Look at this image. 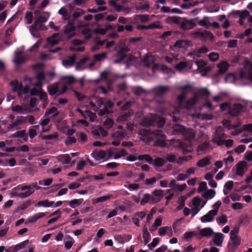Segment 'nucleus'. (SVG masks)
Returning a JSON list of instances; mask_svg holds the SVG:
<instances>
[{
	"label": "nucleus",
	"instance_id": "nucleus-1",
	"mask_svg": "<svg viewBox=\"0 0 252 252\" xmlns=\"http://www.w3.org/2000/svg\"><path fill=\"white\" fill-rule=\"evenodd\" d=\"M90 104L93 109L100 115L109 113L110 109L113 107V103L104 99H98L95 96H92L90 101Z\"/></svg>",
	"mask_w": 252,
	"mask_h": 252
},
{
	"label": "nucleus",
	"instance_id": "nucleus-2",
	"mask_svg": "<svg viewBox=\"0 0 252 252\" xmlns=\"http://www.w3.org/2000/svg\"><path fill=\"white\" fill-rule=\"evenodd\" d=\"M239 229L235 227L230 232V242L228 244L229 251L236 250L241 244V238L238 235Z\"/></svg>",
	"mask_w": 252,
	"mask_h": 252
},
{
	"label": "nucleus",
	"instance_id": "nucleus-3",
	"mask_svg": "<svg viewBox=\"0 0 252 252\" xmlns=\"http://www.w3.org/2000/svg\"><path fill=\"white\" fill-rule=\"evenodd\" d=\"M221 204L220 201H218L214 203L212 206L213 209L209 211L206 214L200 218V220L202 222H209L212 221L218 214L219 208Z\"/></svg>",
	"mask_w": 252,
	"mask_h": 252
},
{
	"label": "nucleus",
	"instance_id": "nucleus-4",
	"mask_svg": "<svg viewBox=\"0 0 252 252\" xmlns=\"http://www.w3.org/2000/svg\"><path fill=\"white\" fill-rule=\"evenodd\" d=\"M206 201H203L198 196L194 197L189 206L191 208V214L196 215L199 211L205 205Z\"/></svg>",
	"mask_w": 252,
	"mask_h": 252
},
{
	"label": "nucleus",
	"instance_id": "nucleus-5",
	"mask_svg": "<svg viewBox=\"0 0 252 252\" xmlns=\"http://www.w3.org/2000/svg\"><path fill=\"white\" fill-rule=\"evenodd\" d=\"M155 123H157L158 127H162L165 123V121L162 118L158 117L156 115L150 114L142 120L141 124L143 126H149L153 125Z\"/></svg>",
	"mask_w": 252,
	"mask_h": 252
},
{
	"label": "nucleus",
	"instance_id": "nucleus-6",
	"mask_svg": "<svg viewBox=\"0 0 252 252\" xmlns=\"http://www.w3.org/2000/svg\"><path fill=\"white\" fill-rule=\"evenodd\" d=\"M36 78L38 80V82L34 85V86L37 88L36 89H33L31 91V94L32 95H37L40 94L41 99H43L44 101L46 100V94L45 93H41V86H42V81L44 79V74L43 72H40L36 75Z\"/></svg>",
	"mask_w": 252,
	"mask_h": 252
},
{
	"label": "nucleus",
	"instance_id": "nucleus-7",
	"mask_svg": "<svg viewBox=\"0 0 252 252\" xmlns=\"http://www.w3.org/2000/svg\"><path fill=\"white\" fill-rule=\"evenodd\" d=\"M210 95V93L208 89L206 88L200 89L198 90V93L195 94L191 99L187 102L186 107L187 108H190L198 102L202 96H209Z\"/></svg>",
	"mask_w": 252,
	"mask_h": 252
},
{
	"label": "nucleus",
	"instance_id": "nucleus-8",
	"mask_svg": "<svg viewBox=\"0 0 252 252\" xmlns=\"http://www.w3.org/2000/svg\"><path fill=\"white\" fill-rule=\"evenodd\" d=\"M226 138V136L224 133L223 128L221 127H219L217 128L215 132L213 135L211 141L218 146H220L223 144L224 139Z\"/></svg>",
	"mask_w": 252,
	"mask_h": 252
},
{
	"label": "nucleus",
	"instance_id": "nucleus-9",
	"mask_svg": "<svg viewBox=\"0 0 252 252\" xmlns=\"http://www.w3.org/2000/svg\"><path fill=\"white\" fill-rule=\"evenodd\" d=\"M240 77L242 79L252 82V64L251 63L245 62L244 67L240 71Z\"/></svg>",
	"mask_w": 252,
	"mask_h": 252
},
{
	"label": "nucleus",
	"instance_id": "nucleus-10",
	"mask_svg": "<svg viewBox=\"0 0 252 252\" xmlns=\"http://www.w3.org/2000/svg\"><path fill=\"white\" fill-rule=\"evenodd\" d=\"M127 155L124 149L110 148L107 150V158H113L115 159L121 158Z\"/></svg>",
	"mask_w": 252,
	"mask_h": 252
},
{
	"label": "nucleus",
	"instance_id": "nucleus-11",
	"mask_svg": "<svg viewBox=\"0 0 252 252\" xmlns=\"http://www.w3.org/2000/svg\"><path fill=\"white\" fill-rule=\"evenodd\" d=\"M153 138L154 137L156 139V141L155 142V145L156 146H160L161 147H165L167 146V141L165 139L166 137L160 131H158L154 132L153 133Z\"/></svg>",
	"mask_w": 252,
	"mask_h": 252
},
{
	"label": "nucleus",
	"instance_id": "nucleus-12",
	"mask_svg": "<svg viewBox=\"0 0 252 252\" xmlns=\"http://www.w3.org/2000/svg\"><path fill=\"white\" fill-rule=\"evenodd\" d=\"M198 17L195 19L188 20L186 19H182L180 22V28L184 30H189L192 29L196 26V21Z\"/></svg>",
	"mask_w": 252,
	"mask_h": 252
},
{
	"label": "nucleus",
	"instance_id": "nucleus-13",
	"mask_svg": "<svg viewBox=\"0 0 252 252\" xmlns=\"http://www.w3.org/2000/svg\"><path fill=\"white\" fill-rule=\"evenodd\" d=\"M60 84L58 83H55L53 85L49 86L48 87V90L49 93L51 95H54L56 93L59 94H63L66 90V87L65 86H63L62 89H60Z\"/></svg>",
	"mask_w": 252,
	"mask_h": 252
},
{
	"label": "nucleus",
	"instance_id": "nucleus-14",
	"mask_svg": "<svg viewBox=\"0 0 252 252\" xmlns=\"http://www.w3.org/2000/svg\"><path fill=\"white\" fill-rule=\"evenodd\" d=\"M23 50L16 51L14 53L13 63L16 66H19L23 63L26 61V58L25 56H22Z\"/></svg>",
	"mask_w": 252,
	"mask_h": 252
},
{
	"label": "nucleus",
	"instance_id": "nucleus-15",
	"mask_svg": "<svg viewBox=\"0 0 252 252\" xmlns=\"http://www.w3.org/2000/svg\"><path fill=\"white\" fill-rule=\"evenodd\" d=\"M236 174L239 176H243L247 170V164L245 161H241L235 165Z\"/></svg>",
	"mask_w": 252,
	"mask_h": 252
},
{
	"label": "nucleus",
	"instance_id": "nucleus-16",
	"mask_svg": "<svg viewBox=\"0 0 252 252\" xmlns=\"http://www.w3.org/2000/svg\"><path fill=\"white\" fill-rule=\"evenodd\" d=\"M91 156L96 160H100L101 159L107 160L108 159L107 158V151L105 152L102 150H94L91 154Z\"/></svg>",
	"mask_w": 252,
	"mask_h": 252
},
{
	"label": "nucleus",
	"instance_id": "nucleus-17",
	"mask_svg": "<svg viewBox=\"0 0 252 252\" xmlns=\"http://www.w3.org/2000/svg\"><path fill=\"white\" fill-rule=\"evenodd\" d=\"M169 187L175 191H180L182 192L185 190L187 186L186 184L182 185H179L177 184L176 181L175 180H171L169 184Z\"/></svg>",
	"mask_w": 252,
	"mask_h": 252
},
{
	"label": "nucleus",
	"instance_id": "nucleus-18",
	"mask_svg": "<svg viewBox=\"0 0 252 252\" xmlns=\"http://www.w3.org/2000/svg\"><path fill=\"white\" fill-rule=\"evenodd\" d=\"M243 106L239 103H234L229 107V113L232 116L238 115L243 109Z\"/></svg>",
	"mask_w": 252,
	"mask_h": 252
},
{
	"label": "nucleus",
	"instance_id": "nucleus-19",
	"mask_svg": "<svg viewBox=\"0 0 252 252\" xmlns=\"http://www.w3.org/2000/svg\"><path fill=\"white\" fill-rule=\"evenodd\" d=\"M21 190L22 191L26 190L24 192H19L17 194V196L21 198L28 197L34 191V189H31L30 187H28V186H22L21 188Z\"/></svg>",
	"mask_w": 252,
	"mask_h": 252
},
{
	"label": "nucleus",
	"instance_id": "nucleus-20",
	"mask_svg": "<svg viewBox=\"0 0 252 252\" xmlns=\"http://www.w3.org/2000/svg\"><path fill=\"white\" fill-rule=\"evenodd\" d=\"M213 237L214 244L218 246L221 247L222 245L224 236L221 233H214Z\"/></svg>",
	"mask_w": 252,
	"mask_h": 252
},
{
	"label": "nucleus",
	"instance_id": "nucleus-21",
	"mask_svg": "<svg viewBox=\"0 0 252 252\" xmlns=\"http://www.w3.org/2000/svg\"><path fill=\"white\" fill-rule=\"evenodd\" d=\"M158 234L160 236L168 235L169 237L173 235V231L171 227L164 226L160 227L158 230Z\"/></svg>",
	"mask_w": 252,
	"mask_h": 252
},
{
	"label": "nucleus",
	"instance_id": "nucleus-22",
	"mask_svg": "<svg viewBox=\"0 0 252 252\" xmlns=\"http://www.w3.org/2000/svg\"><path fill=\"white\" fill-rule=\"evenodd\" d=\"M163 191L160 189H155L151 194L152 198L156 200L154 201V203H157L161 200L163 196Z\"/></svg>",
	"mask_w": 252,
	"mask_h": 252
},
{
	"label": "nucleus",
	"instance_id": "nucleus-23",
	"mask_svg": "<svg viewBox=\"0 0 252 252\" xmlns=\"http://www.w3.org/2000/svg\"><path fill=\"white\" fill-rule=\"evenodd\" d=\"M197 24L204 27L206 29H208L211 26V22L209 17L205 16L202 19H199L198 17V20L196 21V25Z\"/></svg>",
	"mask_w": 252,
	"mask_h": 252
},
{
	"label": "nucleus",
	"instance_id": "nucleus-24",
	"mask_svg": "<svg viewBox=\"0 0 252 252\" xmlns=\"http://www.w3.org/2000/svg\"><path fill=\"white\" fill-rule=\"evenodd\" d=\"M139 134L141 135L140 139L145 142H149L153 138V135L150 134L149 132L145 129L141 130Z\"/></svg>",
	"mask_w": 252,
	"mask_h": 252
},
{
	"label": "nucleus",
	"instance_id": "nucleus-25",
	"mask_svg": "<svg viewBox=\"0 0 252 252\" xmlns=\"http://www.w3.org/2000/svg\"><path fill=\"white\" fill-rule=\"evenodd\" d=\"M24 124L25 122L24 116L18 117L15 121L13 122L12 124H10L8 126L7 128L9 130H11L14 127Z\"/></svg>",
	"mask_w": 252,
	"mask_h": 252
},
{
	"label": "nucleus",
	"instance_id": "nucleus-26",
	"mask_svg": "<svg viewBox=\"0 0 252 252\" xmlns=\"http://www.w3.org/2000/svg\"><path fill=\"white\" fill-rule=\"evenodd\" d=\"M75 27L72 24H68L65 26L64 28V33L68 37H71L75 34Z\"/></svg>",
	"mask_w": 252,
	"mask_h": 252
},
{
	"label": "nucleus",
	"instance_id": "nucleus-27",
	"mask_svg": "<svg viewBox=\"0 0 252 252\" xmlns=\"http://www.w3.org/2000/svg\"><path fill=\"white\" fill-rule=\"evenodd\" d=\"M219 73L224 74L230 67V64L226 61L220 62L218 65Z\"/></svg>",
	"mask_w": 252,
	"mask_h": 252
},
{
	"label": "nucleus",
	"instance_id": "nucleus-28",
	"mask_svg": "<svg viewBox=\"0 0 252 252\" xmlns=\"http://www.w3.org/2000/svg\"><path fill=\"white\" fill-rule=\"evenodd\" d=\"M191 44V42L187 40H179L177 41L174 47L177 48H186L189 47Z\"/></svg>",
	"mask_w": 252,
	"mask_h": 252
},
{
	"label": "nucleus",
	"instance_id": "nucleus-29",
	"mask_svg": "<svg viewBox=\"0 0 252 252\" xmlns=\"http://www.w3.org/2000/svg\"><path fill=\"white\" fill-rule=\"evenodd\" d=\"M50 119L49 118H45L40 122V125L42 127V132H47L50 130L51 126L48 125Z\"/></svg>",
	"mask_w": 252,
	"mask_h": 252
},
{
	"label": "nucleus",
	"instance_id": "nucleus-30",
	"mask_svg": "<svg viewBox=\"0 0 252 252\" xmlns=\"http://www.w3.org/2000/svg\"><path fill=\"white\" fill-rule=\"evenodd\" d=\"M11 109L12 111L18 114H24L28 112L27 108L25 105H15L11 107Z\"/></svg>",
	"mask_w": 252,
	"mask_h": 252
},
{
	"label": "nucleus",
	"instance_id": "nucleus-31",
	"mask_svg": "<svg viewBox=\"0 0 252 252\" xmlns=\"http://www.w3.org/2000/svg\"><path fill=\"white\" fill-rule=\"evenodd\" d=\"M214 233L213 230L210 227H206L201 229L199 231V234L202 237H210Z\"/></svg>",
	"mask_w": 252,
	"mask_h": 252
},
{
	"label": "nucleus",
	"instance_id": "nucleus-32",
	"mask_svg": "<svg viewBox=\"0 0 252 252\" xmlns=\"http://www.w3.org/2000/svg\"><path fill=\"white\" fill-rule=\"evenodd\" d=\"M209 51L208 49L205 47L203 46L197 50L194 51L192 53L189 54V55H192L193 56V58L194 59L195 57H200L201 54H204Z\"/></svg>",
	"mask_w": 252,
	"mask_h": 252
},
{
	"label": "nucleus",
	"instance_id": "nucleus-33",
	"mask_svg": "<svg viewBox=\"0 0 252 252\" xmlns=\"http://www.w3.org/2000/svg\"><path fill=\"white\" fill-rule=\"evenodd\" d=\"M192 63H189L188 62H181L176 65L175 68L179 71H182L185 70L187 68L190 69L191 68Z\"/></svg>",
	"mask_w": 252,
	"mask_h": 252
},
{
	"label": "nucleus",
	"instance_id": "nucleus-34",
	"mask_svg": "<svg viewBox=\"0 0 252 252\" xmlns=\"http://www.w3.org/2000/svg\"><path fill=\"white\" fill-rule=\"evenodd\" d=\"M119 130L112 134V137L122 139L126 135L125 130H123L121 126H118Z\"/></svg>",
	"mask_w": 252,
	"mask_h": 252
},
{
	"label": "nucleus",
	"instance_id": "nucleus-35",
	"mask_svg": "<svg viewBox=\"0 0 252 252\" xmlns=\"http://www.w3.org/2000/svg\"><path fill=\"white\" fill-rule=\"evenodd\" d=\"M57 159L63 164H68L70 163L71 161V158L67 154L58 156L57 157Z\"/></svg>",
	"mask_w": 252,
	"mask_h": 252
},
{
	"label": "nucleus",
	"instance_id": "nucleus-36",
	"mask_svg": "<svg viewBox=\"0 0 252 252\" xmlns=\"http://www.w3.org/2000/svg\"><path fill=\"white\" fill-rule=\"evenodd\" d=\"M211 158L210 157H205L198 160L196 163V165L201 168L207 166L210 164Z\"/></svg>",
	"mask_w": 252,
	"mask_h": 252
},
{
	"label": "nucleus",
	"instance_id": "nucleus-37",
	"mask_svg": "<svg viewBox=\"0 0 252 252\" xmlns=\"http://www.w3.org/2000/svg\"><path fill=\"white\" fill-rule=\"evenodd\" d=\"M155 200H156L152 198V196H151V194L146 193L144 195L143 197L141 200L140 204L142 205H144L147 203L153 204L155 203L154 202V201Z\"/></svg>",
	"mask_w": 252,
	"mask_h": 252
},
{
	"label": "nucleus",
	"instance_id": "nucleus-38",
	"mask_svg": "<svg viewBox=\"0 0 252 252\" xmlns=\"http://www.w3.org/2000/svg\"><path fill=\"white\" fill-rule=\"evenodd\" d=\"M202 196L205 199L207 200H209L213 198L215 195H216V191L213 189H207L205 191H204L202 194Z\"/></svg>",
	"mask_w": 252,
	"mask_h": 252
},
{
	"label": "nucleus",
	"instance_id": "nucleus-39",
	"mask_svg": "<svg viewBox=\"0 0 252 252\" xmlns=\"http://www.w3.org/2000/svg\"><path fill=\"white\" fill-rule=\"evenodd\" d=\"M54 202L53 201H49L47 199H45L38 201L35 205L36 207L42 206L43 207H50L54 205Z\"/></svg>",
	"mask_w": 252,
	"mask_h": 252
},
{
	"label": "nucleus",
	"instance_id": "nucleus-40",
	"mask_svg": "<svg viewBox=\"0 0 252 252\" xmlns=\"http://www.w3.org/2000/svg\"><path fill=\"white\" fill-rule=\"evenodd\" d=\"M111 198H113V195L112 194H106L93 200V202L94 203L103 202L110 200Z\"/></svg>",
	"mask_w": 252,
	"mask_h": 252
},
{
	"label": "nucleus",
	"instance_id": "nucleus-41",
	"mask_svg": "<svg viewBox=\"0 0 252 252\" xmlns=\"http://www.w3.org/2000/svg\"><path fill=\"white\" fill-rule=\"evenodd\" d=\"M183 135L186 139L191 140L194 138L195 133L192 129H188L185 130Z\"/></svg>",
	"mask_w": 252,
	"mask_h": 252
},
{
	"label": "nucleus",
	"instance_id": "nucleus-42",
	"mask_svg": "<svg viewBox=\"0 0 252 252\" xmlns=\"http://www.w3.org/2000/svg\"><path fill=\"white\" fill-rule=\"evenodd\" d=\"M75 60V57L74 56H70L68 58L63 60L62 61V64L65 67L71 66L73 65Z\"/></svg>",
	"mask_w": 252,
	"mask_h": 252
},
{
	"label": "nucleus",
	"instance_id": "nucleus-43",
	"mask_svg": "<svg viewBox=\"0 0 252 252\" xmlns=\"http://www.w3.org/2000/svg\"><path fill=\"white\" fill-rule=\"evenodd\" d=\"M45 216V213L43 212H40L37 214H34L29 219V222L30 223H34L38 220L42 218Z\"/></svg>",
	"mask_w": 252,
	"mask_h": 252
},
{
	"label": "nucleus",
	"instance_id": "nucleus-44",
	"mask_svg": "<svg viewBox=\"0 0 252 252\" xmlns=\"http://www.w3.org/2000/svg\"><path fill=\"white\" fill-rule=\"evenodd\" d=\"M185 129L184 126L179 124H175L173 126V133L174 134L182 133L184 135Z\"/></svg>",
	"mask_w": 252,
	"mask_h": 252
},
{
	"label": "nucleus",
	"instance_id": "nucleus-45",
	"mask_svg": "<svg viewBox=\"0 0 252 252\" xmlns=\"http://www.w3.org/2000/svg\"><path fill=\"white\" fill-rule=\"evenodd\" d=\"M11 85L13 87V91L17 92L18 95H20L22 91V86L21 83L18 82L17 81H14L11 82Z\"/></svg>",
	"mask_w": 252,
	"mask_h": 252
},
{
	"label": "nucleus",
	"instance_id": "nucleus-46",
	"mask_svg": "<svg viewBox=\"0 0 252 252\" xmlns=\"http://www.w3.org/2000/svg\"><path fill=\"white\" fill-rule=\"evenodd\" d=\"M138 28L139 29L141 28L143 29H160L162 28V26L159 22H155L148 26H139Z\"/></svg>",
	"mask_w": 252,
	"mask_h": 252
},
{
	"label": "nucleus",
	"instance_id": "nucleus-47",
	"mask_svg": "<svg viewBox=\"0 0 252 252\" xmlns=\"http://www.w3.org/2000/svg\"><path fill=\"white\" fill-rule=\"evenodd\" d=\"M59 14L62 15L63 19L64 20H68L70 18V15L68 11L64 7H62L58 11Z\"/></svg>",
	"mask_w": 252,
	"mask_h": 252
},
{
	"label": "nucleus",
	"instance_id": "nucleus-48",
	"mask_svg": "<svg viewBox=\"0 0 252 252\" xmlns=\"http://www.w3.org/2000/svg\"><path fill=\"white\" fill-rule=\"evenodd\" d=\"M170 142L175 147L181 148L184 152H190L192 151V149L190 148H189V149L186 150L180 140H171Z\"/></svg>",
	"mask_w": 252,
	"mask_h": 252
},
{
	"label": "nucleus",
	"instance_id": "nucleus-49",
	"mask_svg": "<svg viewBox=\"0 0 252 252\" xmlns=\"http://www.w3.org/2000/svg\"><path fill=\"white\" fill-rule=\"evenodd\" d=\"M83 201L84 199L83 198L74 199L70 200L68 204L71 208H74L77 206H79L83 202Z\"/></svg>",
	"mask_w": 252,
	"mask_h": 252
},
{
	"label": "nucleus",
	"instance_id": "nucleus-50",
	"mask_svg": "<svg viewBox=\"0 0 252 252\" xmlns=\"http://www.w3.org/2000/svg\"><path fill=\"white\" fill-rule=\"evenodd\" d=\"M190 86L187 85L182 88L183 93L180 95L178 96V100L181 103L185 97V94L188 92L189 90H190Z\"/></svg>",
	"mask_w": 252,
	"mask_h": 252
},
{
	"label": "nucleus",
	"instance_id": "nucleus-51",
	"mask_svg": "<svg viewBox=\"0 0 252 252\" xmlns=\"http://www.w3.org/2000/svg\"><path fill=\"white\" fill-rule=\"evenodd\" d=\"M169 90V88L165 86H160L155 89V92L157 95H160L167 93Z\"/></svg>",
	"mask_w": 252,
	"mask_h": 252
},
{
	"label": "nucleus",
	"instance_id": "nucleus-52",
	"mask_svg": "<svg viewBox=\"0 0 252 252\" xmlns=\"http://www.w3.org/2000/svg\"><path fill=\"white\" fill-rule=\"evenodd\" d=\"M59 36V34L55 33L52 36L48 38L47 41L49 44L51 45H54L57 44L59 42V39L58 37Z\"/></svg>",
	"mask_w": 252,
	"mask_h": 252
},
{
	"label": "nucleus",
	"instance_id": "nucleus-53",
	"mask_svg": "<svg viewBox=\"0 0 252 252\" xmlns=\"http://www.w3.org/2000/svg\"><path fill=\"white\" fill-rule=\"evenodd\" d=\"M137 159L139 160H146L150 164L153 163V159L149 155H139L137 157Z\"/></svg>",
	"mask_w": 252,
	"mask_h": 252
},
{
	"label": "nucleus",
	"instance_id": "nucleus-54",
	"mask_svg": "<svg viewBox=\"0 0 252 252\" xmlns=\"http://www.w3.org/2000/svg\"><path fill=\"white\" fill-rule=\"evenodd\" d=\"M115 57H118V59L115 60L114 63H119L125 58L126 55L123 53V50H121L120 51H118Z\"/></svg>",
	"mask_w": 252,
	"mask_h": 252
},
{
	"label": "nucleus",
	"instance_id": "nucleus-55",
	"mask_svg": "<svg viewBox=\"0 0 252 252\" xmlns=\"http://www.w3.org/2000/svg\"><path fill=\"white\" fill-rule=\"evenodd\" d=\"M192 36L195 37H198L201 40H204L205 31L197 30L193 32Z\"/></svg>",
	"mask_w": 252,
	"mask_h": 252
},
{
	"label": "nucleus",
	"instance_id": "nucleus-56",
	"mask_svg": "<svg viewBox=\"0 0 252 252\" xmlns=\"http://www.w3.org/2000/svg\"><path fill=\"white\" fill-rule=\"evenodd\" d=\"M186 199V197L184 196H181L179 197L178 200V206L177 208L178 210L182 209L184 207Z\"/></svg>",
	"mask_w": 252,
	"mask_h": 252
},
{
	"label": "nucleus",
	"instance_id": "nucleus-57",
	"mask_svg": "<svg viewBox=\"0 0 252 252\" xmlns=\"http://www.w3.org/2000/svg\"><path fill=\"white\" fill-rule=\"evenodd\" d=\"M182 19L177 17H171L167 19V21L168 23L178 24L180 26Z\"/></svg>",
	"mask_w": 252,
	"mask_h": 252
},
{
	"label": "nucleus",
	"instance_id": "nucleus-58",
	"mask_svg": "<svg viewBox=\"0 0 252 252\" xmlns=\"http://www.w3.org/2000/svg\"><path fill=\"white\" fill-rule=\"evenodd\" d=\"M62 80L63 83L66 84H71L74 82V78L73 76H64L62 77Z\"/></svg>",
	"mask_w": 252,
	"mask_h": 252
},
{
	"label": "nucleus",
	"instance_id": "nucleus-59",
	"mask_svg": "<svg viewBox=\"0 0 252 252\" xmlns=\"http://www.w3.org/2000/svg\"><path fill=\"white\" fill-rule=\"evenodd\" d=\"M59 112L56 107H52L46 112L45 116L52 115L53 117H55L59 114Z\"/></svg>",
	"mask_w": 252,
	"mask_h": 252
},
{
	"label": "nucleus",
	"instance_id": "nucleus-60",
	"mask_svg": "<svg viewBox=\"0 0 252 252\" xmlns=\"http://www.w3.org/2000/svg\"><path fill=\"white\" fill-rule=\"evenodd\" d=\"M143 238L144 239V242L145 244L149 243L150 239V234L149 233L147 228H144L143 233Z\"/></svg>",
	"mask_w": 252,
	"mask_h": 252
},
{
	"label": "nucleus",
	"instance_id": "nucleus-61",
	"mask_svg": "<svg viewBox=\"0 0 252 252\" xmlns=\"http://www.w3.org/2000/svg\"><path fill=\"white\" fill-rule=\"evenodd\" d=\"M153 163L156 166L161 167L164 164L165 160L160 158H157L153 160Z\"/></svg>",
	"mask_w": 252,
	"mask_h": 252
},
{
	"label": "nucleus",
	"instance_id": "nucleus-62",
	"mask_svg": "<svg viewBox=\"0 0 252 252\" xmlns=\"http://www.w3.org/2000/svg\"><path fill=\"white\" fill-rule=\"evenodd\" d=\"M84 13L85 12L83 10L77 8L72 13V16L73 18L76 19L83 15Z\"/></svg>",
	"mask_w": 252,
	"mask_h": 252
},
{
	"label": "nucleus",
	"instance_id": "nucleus-63",
	"mask_svg": "<svg viewBox=\"0 0 252 252\" xmlns=\"http://www.w3.org/2000/svg\"><path fill=\"white\" fill-rule=\"evenodd\" d=\"M38 126H35L29 129V134L30 138H32L37 135V131L35 128H38Z\"/></svg>",
	"mask_w": 252,
	"mask_h": 252
},
{
	"label": "nucleus",
	"instance_id": "nucleus-64",
	"mask_svg": "<svg viewBox=\"0 0 252 252\" xmlns=\"http://www.w3.org/2000/svg\"><path fill=\"white\" fill-rule=\"evenodd\" d=\"M207 189V186L206 183L205 182H201L199 184V187L198 188V191L201 194Z\"/></svg>",
	"mask_w": 252,
	"mask_h": 252
}]
</instances>
